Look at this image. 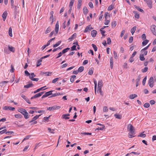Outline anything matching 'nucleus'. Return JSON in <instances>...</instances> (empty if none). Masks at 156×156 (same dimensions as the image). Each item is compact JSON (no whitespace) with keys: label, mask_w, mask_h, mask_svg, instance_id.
Segmentation results:
<instances>
[{"label":"nucleus","mask_w":156,"mask_h":156,"mask_svg":"<svg viewBox=\"0 0 156 156\" xmlns=\"http://www.w3.org/2000/svg\"><path fill=\"white\" fill-rule=\"evenodd\" d=\"M103 82L102 80H100L98 81V90L101 95L103 96V94L101 90L102 87V86Z\"/></svg>","instance_id":"f257e3e1"},{"label":"nucleus","mask_w":156,"mask_h":156,"mask_svg":"<svg viewBox=\"0 0 156 156\" xmlns=\"http://www.w3.org/2000/svg\"><path fill=\"white\" fill-rule=\"evenodd\" d=\"M128 129L129 130L130 133L132 135L135 134V129L131 124H130L128 125Z\"/></svg>","instance_id":"f03ea898"},{"label":"nucleus","mask_w":156,"mask_h":156,"mask_svg":"<svg viewBox=\"0 0 156 156\" xmlns=\"http://www.w3.org/2000/svg\"><path fill=\"white\" fill-rule=\"evenodd\" d=\"M60 108V107L58 106H54L52 107H48L47 110L49 111H53L55 110L58 109Z\"/></svg>","instance_id":"7ed1b4c3"},{"label":"nucleus","mask_w":156,"mask_h":156,"mask_svg":"<svg viewBox=\"0 0 156 156\" xmlns=\"http://www.w3.org/2000/svg\"><path fill=\"white\" fill-rule=\"evenodd\" d=\"M148 84L151 87H152L154 86V81L153 77H151L148 80Z\"/></svg>","instance_id":"20e7f679"},{"label":"nucleus","mask_w":156,"mask_h":156,"mask_svg":"<svg viewBox=\"0 0 156 156\" xmlns=\"http://www.w3.org/2000/svg\"><path fill=\"white\" fill-rule=\"evenodd\" d=\"M151 30L154 35H156V26L154 25H152L151 27Z\"/></svg>","instance_id":"39448f33"},{"label":"nucleus","mask_w":156,"mask_h":156,"mask_svg":"<svg viewBox=\"0 0 156 156\" xmlns=\"http://www.w3.org/2000/svg\"><path fill=\"white\" fill-rule=\"evenodd\" d=\"M44 93V92H41L36 94L31 98V99H33L34 98H37L40 97Z\"/></svg>","instance_id":"423d86ee"},{"label":"nucleus","mask_w":156,"mask_h":156,"mask_svg":"<svg viewBox=\"0 0 156 156\" xmlns=\"http://www.w3.org/2000/svg\"><path fill=\"white\" fill-rule=\"evenodd\" d=\"M145 2L148 7L150 8L151 9L152 8V3L151 0H144Z\"/></svg>","instance_id":"0eeeda50"},{"label":"nucleus","mask_w":156,"mask_h":156,"mask_svg":"<svg viewBox=\"0 0 156 156\" xmlns=\"http://www.w3.org/2000/svg\"><path fill=\"white\" fill-rule=\"evenodd\" d=\"M52 73L50 72H45L43 71H41L40 74L41 75H44L45 76H49L51 75Z\"/></svg>","instance_id":"6e6552de"},{"label":"nucleus","mask_w":156,"mask_h":156,"mask_svg":"<svg viewBox=\"0 0 156 156\" xmlns=\"http://www.w3.org/2000/svg\"><path fill=\"white\" fill-rule=\"evenodd\" d=\"M52 91H50L46 92L45 94L42 96V98H44L52 94Z\"/></svg>","instance_id":"1a4fd4ad"},{"label":"nucleus","mask_w":156,"mask_h":156,"mask_svg":"<svg viewBox=\"0 0 156 156\" xmlns=\"http://www.w3.org/2000/svg\"><path fill=\"white\" fill-rule=\"evenodd\" d=\"M21 97L23 98L26 101L28 104H30L31 102L30 101L29 99L26 97V96H25L24 94H22L21 95Z\"/></svg>","instance_id":"9d476101"},{"label":"nucleus","mask_w":156,"mask_h":156,"mask_svg":"<svg viewBox=\"0 0 156 156\" xmlns=\"http://www.w3.org/2000/svg\"><path fill=\"white\" fill-rule=\"evenodd\" d=\"M55 31L56 33V34H57L58 31V30H59V24H58V21L55 26Z\"/></svg>","instance_id":"9b49d317"},{"label":"nucleus","mask_w":156,"mask_h":156,"mask_svg":"<svg viewBox=\"0 0 156 156\" xmlns=\"http://www.w3.org/2000/svg\"><path fill=\"white\" fill-rule=\"evenodd\" d=\"M141 76L139 75L137 77V79H136V86L137 87L139 85L140 83V81L141 78Z\"/></svg>","instance_id":"f8f14e48"},{"label":"nucleus","mask_w":156,"mask_h":156,"mask_svg":"<svg viewBox=\"0 0 156 156\" xmlns=\"http://www.w3.org/2000/svg\"><path fill=\"white\" fill-rule=\"evenodd\" d=\"M7 11H5L3 13L2 15V17L3 18V20L4 21L5 20L7 15Z\"/></svg>","instance_id":"ddd939ff"},{"label":"nucleus","mask_w":156,"mask_h":156,"mask_svg":"<svg viewBox=\"0 0 156 156\" xmlns=\"http://www.w3.org/2000/svg\"><path fill=\"white\" fill-rule=\"evenodd\" d=\"M18 111L19 112H20L21 114H22L23 115V114H24V113H26V112H27L25 109L22 108H20L18 110Z\"/></svg>","instance_id":"4468645a"},{"label":"nucleus","mask_w":156,"mask_h":156,"mask_svg":"<svg viewBox=\"0 0 156 156\" xmlns=\"http://www.w3.org/2000/svg\"><path fill=\"white\" fill-rule=\"evenodd\" d=\"M46 87V86H45L44 87H41V88L37 89L36 91H34V94H36V93L39 92L41 90H45L46 88H45V89H44V88Z\"/></svg>","instance_id":"2eb2a0df"},{"label":"nucleus","mask_w":156,"mask_h":156,"mask_svg":"<svg viewBox=\"0 0 156 156\" xmlns=\"http://www.w3.org/2000/svg\"><path fill=\"white\" fill-rule=\"evenodd\" d=\"M41 115H36L29 122L30 123H31L33 122L34 121H35Z\"/></svg>","instance_id":"dca6fc26"},{"label":"nucleus","mask_w":156,"mask_h":156,"mask_svg":"<svg viewBox=\"0 0 156 156\" xmlns=\"http://www.w3.org/2000/svg\"><path fill=\"white\" fill-rule=\"evenodd\" d=\"M97 31L95 30H93L91 31V35L93 37H95L97 34Z\"/></svg>","instance_id":"f3484780"},{"label":"nucleus","mask_w":156,"mask_h":156,"mask_svg":"<svg viewBox=\"0 0 156 156\" xmlns=\"http://www.w3.org/2000/svg\"><path fill=\"white\" fill-rule=\"evenodd\" d=\"M70 115L69 114H63L62 115V117L63 119H69V118L68 116H69Z\"/></svg>","instance_id":"a211bd4d"},{"label":"nucleus","mask_w":156,"mask_h":156,"mask_svg":"<svg viewBox=\"0 0 156 156\" xmlns=\"http://www.w3.org/2000/svg\"><path fill=\"white\" fill-rule=\"evenodd\" d=\"M76 34L74 33L69 38L68 40L71 41L75 39L76 37Z\"/></svg>","instance_id":"6ab92c4d"},{"label":"nucleus","mask_w":156,"mask_h":156,"mask_svg":"<svg viewBox=\"0 0 156 156\" xmlns=\"http://www.w3.org/2000/svg\"><path fill=\"white\" fill-rule=\"evenodd\" d=\"M83 11L85 15H87L88 12V10L86 7H84L83 9Z\"/></svg>","instance_id":"aec40b11"},{"label":"nucleus","mask_w":156,"mask_h":156,"mask_svg":"<svg viewBox=\"0 0 156 156\" xmlns=\"http://www.w3.org/2000/svg\"><path fill=\"white\" fill-rule=\"evenodd\" d=\"M113 66V60L112 58H111L110 59V66L111 69H112Z\"/></svg>","instance_id":"412c9836"},{"label":"nucleus","mask_w":156,"mask_h":156,"mask_svg":"<svg viewBox=\"0 0 156 156\" xmlns=\"http://www.w3.org/2000/svg\"><path fill=\"white\" fill-rule=\"evenodd\" d=\"M137 97V95L136 94H132L130 95L129 96V98L131 99H133L134 98H135Z\"/></svg>","instance_id":"4be33fe9"},{"label":"nucleus","mask_w":156,"mask_h":156,"mask_svg":"<svg viewBox=\"0 0 156 156\" xmlns=\"http://www.w3.org/2000/svg\"><path fill=\"white\" fill-rule=\"evenodd\" d=\"M136 26H134L133 27L131 30L130 32L132 34V35H133L135 32V30H136Z\"/></svg>","instance_id":"5701e85b"},{"label":"nucleus","mask_w":156,"mask_h":156,"mask_svg":"<svg viewBox=\"0 0 156 156\" xmlns=\"http://www.w3.org/2000/svg\"><path fill=\"white\" fill-rule=\"evenodd\" d=\"M34 85L33 83H30L24 86V87L25 88H28L30 87L33 86Z\"/></svg>","instance_id":"b1692460"},{"label":"nucleus","mask_w":156,"mask_h":156,"mask_svg":"<svg viewBox=\"0 0 156 156\" xmlns=\"http://www.w3.org/2000/svg\"><path fill=\"white\" fill-rule=\"evenodd\" d=\"M133 13L135 14V18L138 19L140 17L139 14L136 11H133Z\"/></svg>","instance_id":"393cba45"},{"label":"nucleus","mask_w":156,"mask_h":156,"mask_svg":"<svg viewBox=\"0 0 156 156\" xmlns=\"http://www.w3.org/2000/svg\"><path fill=\"white\" fill-rule=\"evenodd\" d=\"M8 48L11 51L14 52L15 51V48L13 47L8 46Z\"/></svg>","instance_id":"a878e982"},{"label":"nucleus","mask_w":156,"mask_h":156,"mask_svg":"<svg viewBox=\"0 0 156 156\" xmlns=\"http://www.w3.org/2000/svg\"><path fill=\"white\" fill-rule=\"evenodd\" d=\"M114 116L116 118L121 119L122 118V115L118 114H115L114 115Z\"/></svg>","instance_id":"bb28decb"},{"label":"nucleus","mask_w":156,"mask_h":156,"mask_svg":"<svg viewBox=\"0 0 156 156\" xmlns=\"http://www.w3.org/2000/svg\"><path fill=\"white\" fill-rule=\"evenodd\" d=\"M23 115H24V118L26 119H27L29 118V115H28V113L27 111L26 113H24Z\"/></svg>","instance_id":"cd10ccee"},{"label":"nucleus","mask_w":156,"mask_h":156,"mask_svg":"<svg viewBox=\"0 0 156 156\" xmlns=\"http://www.w3.org/2000/svg\"><path fill=\"white\" fill-rule=\"evenodd\" d=\"M8 32L9 36L11 37H12V29L11 27L9 28Z\"/></svg>","instance_id":"c85d7f7f"},{"label":"nucleus","mask_w":156,"mask_h":156,"mask_svg":"<svg viewBox=\"0 0 156 156\" xmlns=\"http://www.w3.org/2000/svg\"><path fill=\"white\" fill-rule=\"evenodd\" d=\"M94 90L95 94H96V89H97V82L96 80H94Z\"/></svg>","instance_id":"c756f323"},{"label":"nucleus","mask_w":156,"mask_h":156,"mask_svg":"<svg viewBox=\"0 0 156 156\" xmlns=\"http://www.w3.org/2000/svg\"><path fill=\"white\" fill-rule=\"evenodd\" d=\"M42 61V59H41V58L38 60L37 67L39 66L41 64V62Z\"/></svg>","instance_id":"7c9ffc66"},{"label":"nucleus","mask_w":156,"mask_h":156,"mask_svg":"<svg viewBox=\"0 0 156 156\" xmlns=\"http://www.w3.org/2000/svg\"><path fill=\"white\" fill-rule=\"evenodd\" d=\"M144 55H142V54H140V59L141 61H143L145 60V58L144 57Z\"/></svg>","instance_id":"2f4dec72"},{"label":"nucleus","mask_w":156,"mask_h":156,"mask_svg":"<svg viewBox=\"0 0 156 156\" xmlns=\"http://www.w3.org/2000/svg\"><path fill=\"white\" fill-rule=\"evenodd\" d=\"M8 82V81H3L0 83V86L1 87L4 86L5 84Z\"/></svg>","instance_id":"473e14b6"},{"label":"nucleus","mask_w":156,"mask_h":156,"mask_svg":"<svg viewBox=\"0 0 156 156\" xmlns=\"http://www.w3.org/2000/svg\"><path fill=\"white\" fill-rule=\"evenodd\" d=\"M70 49V48H67L63 50L62 51V54H64L66 52H67Z\"/></svg>","instance_id":"72a5a7b5"},{"label":"nucleus","mask_w":156,"mask_h":156,"mask_svg":"<svg viewBox=\"0 0 156 156\" xmlns=\"http://www.w3.org/2000/svg\"><path fill=\"white\" fill-rule=\"evenodd\" d=\"M90 25L87 26L86 28L85 29L84 32L86 33L87 32L89 31H90Z\"/></svg>","instance_id":"f704fd0d"},{"label":"nucleus","mask_w":156,"mask_h":156,"mask_svg":"<svg viewBox=\"0 0 156 156\" xmlns=\"http://www.w3.org/2000/svg\"><path fill=\"white\" fill-rule=\"evenodd\" d=\"M51 28L50 27H49L47 28V29L46 30V31L45 32V34H47L49 33L50 32V31H51Z\"/></svg>","instance_id":"c9c22d12"},{"label":"nucleus","mask_w":156,"mask_h":156,"mask_svg":"<svg viewBox=\"0 0 156 156\" xmlns=\"http://www.w3.org/2000/svg\"><path fill=\"white\" fill-rule=\"evenodd\" d=\"M134 7L138 11L141 12H144V10L142 9H140L139 7L135 5L134 6Z\"/></svg>","instance_id":"e433bc0d"},{"label":"nucleus","mask_w":156,"mask_h":156,"mask_svg":"<svg viewBox=\"0 0 156 156\" xmlns=\"http://www.w3.org/2000/svg\"><path fill=\"white\" fill-rule=\"evenodd\" d=\"M29 78L31 80L34 81H37L39 80V79L38 78H35L31 77V76H29Z\"/></svg>","instance_id":"4c0bfd02"},{"label":"nucleus","mask_w":156,"mask_h":156,"mask_svg":"<svg viewBox=\"0 0 156 156\" xmlns=\"http://www.w3.org/2000/svg\"><path fill=\"white\" fill-rule=\"evenodd\" d=\"M14 116L17 118H21L22 117V115L20 114H16Z\"/></svg>","instance_id":"58836bf2"},{"label":"nucleus","mask_w":156,"mask_h":156,"mask_svg":"<svg viewBox=\"0 0 156 156\" xmlns=\"http://www.w3.org/2000/svg\"><path fill=\"white\" fill-rule=\"evenodd\" d=\"M149 41L148 40H145L142 43V45L143 46H145L146 45Z\"/></svg>","instance_id":"ea45409f"},{"label":"nucleus","mask_w":156,"mask_h":156,"mask_svg":"<svg viewBox=\"0 0 156 156\" xmlns=\"http://www.w3.org/2000/svg\"><path fill=\"white\" fill-rule=\"evenodd\" d=\"M61 42V41H59L58 42L56 43L55 45H54L53 47L55 48L58 46L59 45Z\"/></svg>","instance_id":"a19ab883"},{"label":"nucleus","mask_w":156,"mask_h":156,"mask_svg":"<svg viewBox=\"0 0 156 156\" xmlns=\"http://www.w3.org/2000/svg\"><path fill=\"white\" fill-rule=\"evenodd\" d=\"M83 69H84L83 67V66H81L79 68V69H78V71L79 72H81L83 70Z\"/></svg>","instance_id":"79ce46f5"},{"label":"nucleus","mask_w":156,"mask_h":156,"mask_svg":"<svg viewBox=\"0 0 156 156\" xmlns=\"http://www.w3.org/2000/svg\"><path fill=\"white\" fill-rule=\"evenodd\" d=\"M74 0H71L69 5V7H72L74 2Z\"/></svg>","instance_id":"37998d69"},{"label":"nucleus","mask_w":156,"mask_h":156,"mask_svg":"<svg viewBox=\"0 0 156 156\" xmlns=\"http://www.w3.org/2000/svg\"><path fill=\"white\" fill-rule=\"evenodd\" d=\"M92 46L94 51H96L97 50V48L96 45L94 44H92Z\"/></svg>","instance_id":"c03bdc74"},{"label":"nucleus","mask_w":156,"mask_h":156,"mask_svg":"<svg viewBox=\"0 0 156 156\" xmlns=\"http://www.w3.org/2000/svg\"><path fill=\"white\" fill-rule=\"evenodd\" d=\"M113 55L114 57V58L115 59H117L118 57L117 54L116 52L115 51H113Z\"/></svg>","instance_id":"a18cd8bd"},{"label":"nucleus","mask_w":156,"mask_h":156,"mask_svg":"<svg viewBox=\"0 0 156 156\" xmlns=\"http://www.w3.org/2000/svg\"><path fill=\"white\" fill-rule=\"evenodd\" d=\"M103 110L104 112H107L108 111L107 107L106 106H104L103 108Z\"/></svg>","instance_id":"49530a36"},{"label":"nucleus","mask_w":156,"mask_h":156,"mask_svg":"<svg viewBox=\"0 0 156 156\" xmlns=\"http://www.w3.org/2000/svg\"><path fill=\"white\" fill-rule=\"evenodd\" d=\"M148 69V67H146L144 69H142V72L143 73L146 72L147 71Z\"/></svg>","instance_id":"de8ad7c7"},{"label":"nucleus","mask_w":156,"mask_h":156,"mask_svg":"<svg viewBox=\"0 0 156 156\" xmlns=\"http://www.w3.org/2000/svg\"><path fill=\"white\" fill-rule=\"evenodd\" d=\"M51 115H50L48 117H44V120L45 121H46L47 122L49 121V119L50 118Z\"/></svg>","instance_id":"09e8293b"},{"label":"nucleus","mask_w":156,"mask_h":156,"mask_svg":"<svg viewBox=\"0 0 156 156\" xmlns=\"http://www.w3.org/2000/svg\"><path fill=\"white\" fill-rule=\"evenodd\" d=\"M150 104L149 103H145L144 105V107L147 108L150 106Z\"/></svg>","instance_id":"8fccbe9b"},{"label":"nucleus","mask_w":156,"mask_h":156,"mask_svg":"<svg viewBox=\"0 0 156 156\" xmlns=\"http://www.w3.org/2000/svg\"><path fill=\"white\" fill-rule=\"evenodd\" d=\"M31 136L30 135H28V136H26L25 137L23 140V141L25 140H28L29 138H30Z\"/></svg>","instance_id":"3c124183"},{"label":"nucleus","mask_w":156,"mask_h":156,"mask_svg":"<svg viewBox=\"0 0 156 156\" xmlns=\"http://www.w3.org/2000/svg\"><path fill=\"white\" fill-rule=\"evenodd\" d=\"M111 40L110 38L108 37L107 39V43L109 44H111Z\"/></svg>","instance_id":"603ef678"},{"label":"nucleus","mask_w":156,"mask_h":156,"mask_svg":"<svg viewBox=\"0 0 156 156\" xmlns=\"http://www.w3.org/2000/svg\"><path fill=\"white\" fill-rule=\"evenodd\" d=\"M116 25V23L115 21L112 22V27H115Z\"/></svg>","instance_id":"864d4df0"},{"label":"nucleus","mask_w":156,"mask_h":156,"mask_svg":"<svg viewBox=\"0 0 156 156\" xmlns=\"http://www.w3.org/2000/svg\"><path fill=\"white\" fill-rule=\"evenodd\" d=\"M147 80V76L145 77L144 79L143 80L142 83L143 84V85H144L146 82V80Z\"/></svg>","instance_id":"5fc2aeb1"},{"label":"nucleus","mask_w":156,"mask_h":156,"mask_svg":"<svg viewBox=\"0 0 156 156\" xmlns=\"http://www.w3.org/2000/svg\"><path fill=\"white\" fill-rule=\"evenodd\" d=\"M89 6L91 8H93L94 7L92 3L91 2H89L88 4Z\"/></svg>","instance_id":"6e6d98bb"},{"label":"nucleus","mask_w":156,"mask_h":156,"mask_svg":"<svg viewBox=\"0 0 156 156\" xmlns=\"http://www.w3.org/2000/svg\"><path fill=\"white\" fill-rule=\"evenodd\" d=\"M58 80V78H56L53 80L52 81V83H55Z\"/></svg>","instance_id":"4d7b16f0"},{"label":"nucleus","mask_w":156,"mask_h":156,"mask_svg":"<svg viewBox=\"0 0 156 156\" xmlns=\"http://www.w3.org/2000/svg\"><path fill=\"white\" fill-rule=\"evenodd\" d=\"M113 5H111L109 6L108 9V10L110 11L112 10L113 9Z\"/></svg>","instance_id":"13d9d810"},{"label":"nucleus","mask_w":156,"mask_h":156,"mask_svg":"<svg viewBox=\"0 0 156 156\" xmlns=\"http://www.w3.org/2000/svg\"><path fill=\"white\" fill-rule=\"evenodd\" d=\"M76 46L75 45H73L71 48V50L72 51H73V50H76Z\"/></svg>","instance_id":"bf43d9fd"},{"label":"nucleus","mask_w":156,"mask_h":156,"mask_svg":"<svg viewBox=\"0 0 156 156\" xmlns=\"http://www.w3.org/2000/svg\"><path fill=\"white\" fill-rule=\"evenodd\" d=\"M60 95V93H55L52 94L51 97H55L56 96H59Z\"/></svg>","instance_id":"052dcab7"},{"label":"nucleus","mask_w":156,"mask_h":156,"mask_svg":"<svg viewBox=\"0 0 156 156\" xmlns=\"http://www.w3.org/2000/svg\"><path fill=\"white\" fill-rule=\"evenodd\" d=\"M7 130L6 129H5L0 131V134H3L6 132Z\"/></svg>","instance_id":"680f3d73"},{"label":"nucleus","mask_w":156,"mask_h":156,"mask_svg":"<svg viewBox=\"0 0 156 156\" xmlns=\"http://www.w3.org/2000/svg\"><path fill=\"white\" fill-rule=\"evenodd\" d=\"M141 37L143 40H145L146 38V35L145 34H143L142 35Z\"/></svg>","instance_id":"e2e57ef3"},{"label":"nucleus","mask_w":156,"mask_h":156,"mask_svg":"<svg viewBox=\"0 0 156 156\" xmlns=\"http://www.w3.org/2000/svg\"><path fill=\"white\" fill-rule=\"evenodd\" d=\"M133 38L132 37H130L129 39V43H131L133 41Z\"/></svg>","instance_id":"0e129e2a"},{"label":"nucleus","mask_w":156,"mask_h":156,"mask_svg":"<svg viewBox=\"0 0 156 156\" xmlns=\"http://www.w3.org/2000/svg\"><path fill=\"white\" fill-rule=\"evenodd\" d=\"M25 75L27 76H30V74L28 72L27 70L25 71Z\"/></svg>","instance_id":"69168bd1"},{"label":"nucleus","mask_w":156,"mask_h":156,"mask_svg":"<svg viewBox=\"0 0 156 156\" xmlns=\"http://www.w3.org/2000/svg\"><path fill=\"white\" fill-rule=\"evenodd\" d=\"M9 110L11 111H14L15 110V108L9 106Z\"/></svg>","instance_id":"338daca9"},{"label":"nucleus","mask_w":156,"mask_h":156,"mask_svg":"<svg viewBox=\"0 0 156 156\" xmlns=\"http://www.w3.org/2000/svg\"><path fill=\"white\" fill-rule=\"evenodd\" d=\"M150 103L151 105H152L155 103V101L154 100H151L150 101Z\"/></svg>","instance_id":"774afa93"}]
</instances>
